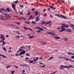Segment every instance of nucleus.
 Returning <instances> with one entry per match:
<instances>
[{"mask_svg": "<svg viewBox=\"0 0 74 74\" xmlns=\"http://www.w3.org/2000/svg\"><path fill=\"white\" fill-rule=\"evenodd\" d=\"M6 44V43L5 42H3V45H5V44Z\"/></svg>", "mask_w": 74, "mask_h": 74, "instance_id": "nucleus-35", "label": "nucleus"}, {"mask_svg": "<svg viewBox=\"0 0 74 74\" xmlns=\"http://www.w3.org/2000/svg\"><path fill=\"white\" fill-rule=\"evenodd\" d=\"M4 40H2L1 41H0V42H2L3 43V42H4Z\"/></svg>", "mask_w": 74, "mask_h": 74, "instance_id": "nucleus-46", "label": "nucleus"}, {"mask_svg": "<svg viewBox=\"0 0 74 74\" xmlns=\"http://www.w3.org/2000/svg\"><path fill=\"white\" fill-rule=\"evenodd\" d=\"M25 23H27V24H30V23L28 21H25Z\"/></svg>", "mask_w": 74, "mask_h": 74, "instance_id": "nucleus-28", "label": "nucleus"}, {"mask_svg": "<svg viewBox=\"0 0 74 74\" xmlns=\"http://www.w3.org/2000/svg\"><path fill=\"white\" fill-rule=\"evenodd\" d=\"M0 36H1L0 37V38H1V39L3 40V41H5V38L4 37V36L2 34H0Z\"/></svg>", "mask_w": 74, "mask_h": 74, "instance_id": "nucleus-6", "label": "nucleus"}, {"mask_svg": "<svg viewBox=\"0 0 74 74\" xmlns=\"http://www.w3.org/2000/svg\"><path fill=\"white\" fill-rule=\"evenodd\" d=\"M11 67H12V65H8L6 66V67L7 69H8V68H10Z\"/></svg>", "mask_w": 74, "mask_h": 74, "instance_id": "nucleus-13", "label": "nucleus"}, {"mask_svg": "<svg viewBox=\"0 0 74 74\" xmlns=\"http://www.w3.org/2000/svg\"><path fill=\"white\" fill-rule=\"evenodd\" d=\"M30 14H31V12H30L29 11L27 13V15H29Z\"/></svg>", "mask_w": 74, "mask_h": 74, "instance_id": "nucleus-24", "label": "nucleus"}, {"mask_svg": "<svg viewBox=\"0 0 74 74\" xmlns=\"http://www.w3.org/2000/svg\"><path fill=\"white\" fill-rule=\"evenodd\" d=\"M3 49L4 50H5V51H7V50L6 49V48H5V47H4L3 48Z\"/></svg>", "mask_w": 74, "mask_h": 74, "instance_id": "nucleus-49", "label": "nucleus"}, {"mask_svg": "<svg viewBox=\"0 0 74 74\" xmlns=\"http://www.w3.org/2000/svg\"><path fill=\"white\" fill-rule=\"evenodd\" d=\"M32 23H33V24H36V22L34 21H32Z\"/></svg>", "mask_w": 74, "mask_h": 74, "instance_id": "nucleus-27", "label": "nucleus"}, {"mask_svg": "<svg viewBox=\"0 0 74 74\" xmlns=\"http://www.w3.org/2000/svg\"><path fill=\"white\" fill-rule=\"evenodd\" d=\"M21 51H22V50H21V49H19V50H18V51H17V53H18L19 52H21Z\"/></svg>", "mask_w": 74, "mask_h": 74, "instance_id": "nucleus-33", "label": "nucleus"}, {"mask_svg": "<svg viewBox=\"0 0 74 74\" xmlns=\"http://www.w3.org/2000/svg\"><path fill=\"white\" fill-rule=\"evenodd\" d=\"M65 59H66V60H70V61H71L72 62H74V60H71L70 59H69V58H65Z\"/></svg>", "mask_w": 74, "mask_h": 74, "instance_id": "nucleus-9", "label": "nucleus"}, {"mask_svg": "<svg viewBox=\"0 0 74 74\" xmlns=\"http://www.w3.org/2000/svg\"><path fill=\"white\" fill-rule=\"evenodd\" d=\"M47 34H50V35H55V34L54 33H52V32L49 31H47Z\"/></svg>", "mask_w": 74, "mask_h": 74, "instance_id": "nucleus-7", "label": "nucleus"}, {"mask_svg": "<svg viewBox=\"0 0 74 74\" xmlns=\"http://www.w3.org/2000/svg\"><path fill=\"white\" fill-rule=\"evenodd\" d=\"M50 8H52L53 7V6H50Z\"/></svg>", "mask_w": 74, "mask_h": 74, "instance_id": "nucleus-57", "label": "nucleus"}, {"mask_svg": "<svg viewBox=\"0 0 74 74\" xmlns=\"http://www.w3.org/2000/svg\"><path fill=\"white\" fill-rule=\"evenodd\" d=\"M16 37H17V38H19V37H20V36H17L15 38H16Z\"/></svg>", "mask_w": 74, "mask_h": 74, "instance_id": "nucleus-50", "label": "nucleus"}, {"mask_svg": "<svg viewBox=\"0 0 74 74\" xmlns=\"http://www.w3.org/2000/svg\"><path fill=\"white\" fill-rule=\"evenodd\" d=\"M43 11H46V9H45L44 10H43Z\"/></svg>", "mask_w": 74, "mask_h": 74, "instance_id": "nucleus-64", "label": "nucleus"}, {"mask_svg": "<svg viewBox=\"0 0 74 74\" xmlns=\"http://www.w3.org/2000/svg\"><path fill=\"white\" fill-rule=\"evenodd\" d=\"M34 37L33 36H30L29 37V38H30V39H31L32 38H33Z\"/></svg>", "mask_w": 74, "mask_h": 74, "instance_id": "nucleus-39", "label": "nucleus"}, {"mask_svg": "<svg viewBox=\"0 0 74 74\" xmlns=\"http://www.w3.org/2000/svg\"><path fill=\"white\" fill-rule=\"evenodd\" d=\"M39 58L40 59H43V57H41V58Z\"/></svg>", "mask_w": 74, "mask_h": 74, "instance_id": "nucleus-59", "label": "nucleus"}, {"mask_svg": "<svg viewBox=\"0 0 74 74\" xmlns=\"http://www.w3.org/2000/svg\"><path fill=\"white\" fill-rule=\"evenodd\" d=\"M68 55H74V53H68Z\"/></svg>", "mask_w": 74, "mask_h": 74, "instance_id": "nucleus-14", "label": "nucleus"}, {"mask_svg": "<svg viewBox=\"0 0 74 74\" xmlns=\"http://www.w3.org/2000/svg\"><path fill=\"white\" fill-rule=\"evenodd\" d=\"M6 10L8 12H10V9L9 8H6Z\"/></svg>", "mask_w": 74, "mask_h": 74, "instance_id": "nucleus-18", "label": "nucleus"}, {"mask_svg": "<svg viewBox=\"0 0 74 74\" xmlns=\"http://www.w3.org/2000/svg\"><path fill=\"white\" fill-rule=\"evenodd\" d=\"M23 10H22V12H19V13L20 14H21V15H23Z\"/></svg>", "mask_w": 74, "mask_h": 74, "instance_id": "nucleus-19", "label": "nucleus"}, {"mask_svg": "<svg viewBox=\"0 0 74 74\" xmlns=\"http://www.w3.org/2000/svg\"><path fill=\"white\" fill-rule=\"evenodd\" d=\"M22 18L23 19V20H26V19L23 17H22Z\"/></svg>", "mask_w": 74, "mask_h": 74, "instance_id": "nucleus-44", "label": "nucleus"}, {"mask_svg": "<svg viewBox=\"0 0 74 74\" xmlns=\"http://www.w3.org/2000/svg\"><path fill=\"white\" fill-rule=\"evenodd\" d=\"M18 2H19V1L18 0H16L14 1L15 4H16V3H18Z\"/></svg>", "mask_w": 74, "mask_h": 74, "instance_id": "nucleus-30", "label": "nucleus"}, {"mask_svg": "<svg viewBox=\"0 0 74 74\" xmlns=\"http://www.w3.org/2000/svg\"><path fill=\"white\" fill-rule=\"evenodd\" d=\"M28 66V65L27 64H24V67H27Z\"/></svg>", "mask_w": 74, "mask_h": 74, "instance_id": "nucleus-31", "label": "nucleus"}, {"mask_svg": "<svg viewBox=\"0 0 74 74\" xmlns=\"http://www.w3.org/2000/svg\"><path fill=\"white\" fill-rule=\"evenodd\" d=\"M25 46H24L23 47V46L21 48V50H22V49H25Z\"/></svg>", "mask_w": 74, "mask_h": 74, "instance_id": "nucleus-29", "label": "nucleus"}, {"mask_svg": "<svg viewBox=\"0 0 74 74\" xmlns=\"http://www.w3.org/2000/svg\"><path fill=\"white\" fill-rule=\"evenodd\" d=\"M42 44H43V45H46L47 44V42H43V43H41Z\"/></svg>", "mask_w": 74, "mask_h": 74, "instance_id": "nucleus-26", "label": "nucleus"}, {"mask_svg": "<svg viewBox=\"0 0 74 74\" xmlns=\"http://www.w3.org/2000/svg\"><path fill=\"white\" fill-rule=\"evenodd\" d=\"M34 10H35V9L34 8H33L32 9V11H34Z\"/></svg>", "mask_w": 74, "mask_h": 74, "instance_id": "nucleus-60", "label": "nucleus"}, {"mask_svg": "<svg viewBox=\"0 0 74 74\" xmlns=\"http://www.w3.org/2000/svg\"><path fill=\"white\" fill-rule=\"evenodd\" d=\"M53 59V57H51L50 58L48 59V60H50L51 59Z\"/></svg>", "mask_w": 74, "mask_h": 74, "instance_id": "nucleus-20", "label": "nucleus"}, {"mask_svg": "<svg viewBox=\"0 0 74 74\" xmlns=\"http://www.w3.org/2000/svg\"><path fill=\"white\" fill-rule=\"evenodd\" d=\"M18 54H15V55H16V56H18Z\"/></svg>", "mask_w": 74, "mask_h": 74, "instance_id": "nucleus-62", "label": "nucleus"}, {"mask_svg": "<svg viewBox=\"0 0 74 74\" xmlns=\"http://www.w3.org/2000/svg\"><path fill=\"white\" fill-rule=\"evenodd\" d=\"M55 15L56 16H59V17H60V18H61V17L58 14H55Z\"/></svg>", "mask_w": 74, "mask_h": 74, "instance_id": "nucleus-38", "label": "nucleus"}, {"mask_svg": "<svg viewBox=\"0 0 74 74\" xmlns=\"http://www.w3.org/2000/svg\"><path fill=\"white\" fill-rule=\"evenodd\" d=\"M61 25H61V30L60 31V32H64V31L66 30V29L64 28V27H65L66 28L69 27V25H68V24L66 25V24L64 23L61 24Z\"/></svg>", "mask_w": 74, "mask_h": 74, "instance_id": "nucleus-1", "label": "nucleus"}, {"mask_svg": "<svg viewBox=\"0 0 74 74\" xmlns=\"http://www.w3.org/2000/svg\"><path fill=\"white\" fill-rule=\"evenodd\" d=\"M29 18L30 19H32L33 18V16H32V15H31L30 16H29Z\"/></svg>", "mask_w": 74, "mask_h": 74, "instance_id": "nucleus-16", "label": "nucleus"}, {"mask_svg": "<svg viewBox=\"0 0 74 74\" xmlns=\"http://www.w3.org/2000/svg\"><path fill=\"white\" fill-rule=\"evenodd\" d=\"M63 67H65V68H66V69H69L70 67H72V68H74V67L73 66V65L69 66H67L62 65L60 67V69H61V70H63Z\"/></svg>", "mask_w": 74, "mask_h": 74, "instance_id": "nucleus-2", "label": "nucleus"}, {"mask_svg": "<svg viewBox=\"0 0 74 74\" xmlns=\"http://www.w3.org/2000/svg\"><path fill=\"white\" fill-rule=\"evenodd\" d=\"M39 30H44V29H43V28H40Z\"/></svg>", "mask_w": 74, "mask_h": 74, "instance_id": "nucleus-37", "label": "nucleus"}, {"mask_svg": "<svg viewBox=\"0 0 74 74\" xmlns=\"http://www.w3.org/2000/svg\"><path fill=\"white\" fill-rule=\"evenodd\" d=\"M15 72V71H12V74H13Z\"/></svg>", "mask_w": 74, "mask_h": 74, "instance_id": "nucleus-40", "label": "nucleus"}, {"mask_svg": "<svg viewBox=\"0 0 74 74\" xmlns=\"http://www.w3.org/2000/svg\"><path fill=\"white\" fill-rule=\"evenodd\" d=\"M28 29H29V30H30V31H32V29L28 28Z\"/></svg>", "mask_w": 74, "mask_h": 74, "instance_id": "nucleus-48", "label": "nucleus"}, {"mask_svg": "<svg viewBox=\"0 0 74 74\" xmlns=\"http://www.w3.org/2000/svg\"><path fill=\"white\" fill-rule=\"evenodd\" d=\"M71 59H74V56H73L71 57Z\"/></svg>", "mask_w": 74, "mask_h": 74, "instance_id": "nucleus-47", "label": "nucleus"}, {"mask_svg": "<svg viewBox=\"0 0 74 74\" xmlns=\"http://www.w3.org/2000/svg\"><path fill=\"white\" fill-rule=\"evenodd\" d=\"M26 55L27 56H29V54H26Z\"/></svg>", "mask_w": 74, "mask_h": 74, "instance_id": "nucleus-52", "label": "nucleus"}, {"mask_svg": "<svg viewBox=\"0 0 74 74\" xmlns=\"http://www.w3.org/2000/svg\"><path fill=\"white\" fill-rule=\"evenodd\" d=\"M65 41H67L68 40V39H67L66 38H64Z\"/></svg>", "mask_w": 74, "mask_h": 74, "instance_id": "nucleus-36", "label": "nucleus"}, {"mask_svg": "<svg viewBox=\"0 0 74 74\" xmlns=\"http://www.w3.org/2000/svg\"><path fill=\"white\" fill-rule=\"evenodd\" d=\"M12 32H14V33H16V32H18V33H17V34H20V33H19V31H14V30H13L12 31Z\"/></svg>", "mask_w": 74, "mask_h": 74, "instance_id": "nucleus-11", "label": "nucleus"}, {"mask_svg": "<svg viewBox=\"0 0 74 74\" xmlns=\"http://www.w3.org/2000/svg\"><path fill=\"white\" fill-rule=\"evenodd\" d=\"M25 59H29V58H28V57H27Z\"/></svg>", "mask_w": 74, "mask_h": 74, "instance_id": "nucleus-63", "label": "nucleus"}, {"mask_svg": "<svg viewBox=\"0 0 74 74\" xmlns=\"http://www.w3.org/2000/svg\"><path fill=\"white\" fill-rule=\"evenodd\" d=\"M60 16H61L62 17V18H63L64 19H66L67 18V17H66L64 16H63L62 15H60Z\"/></svg>", "mask_w": 74, "mask_h": 74, "instance_id": "nucleus-8", "label": "nucleus"}, {"mask_svg": "<svg viewBox=\"0 0 74 74\" xmlns=\"http://www.w3.org/2000/svg\"><path fill=\"white\" fill-rule=\"evenodd\" d=\"M42 23H43V24H46V22H45L44 21H42Z\"/></svg>", "mask_w": 74, "mask_h": 74, "instance_id": "nucleus-34", "label": "nucleus"}, {"mask_svg": "<svg viewBox=\"0 0 74 74\" xmlns=\"http://www.w3.org/2000/svg\"><path fill=\"white\" fill-rule=\"evenodd\" d=\"M8 17H9V18H12V16L9 14V15H8Z\"/></svg>", "mask_w": 74, "mask_h": 74, "instance_id": "nucleus-41", "label": "nucleus"}, {"mask_svg": "<svg viewBox=\"0 0 74 74\" xmlns=\"http://www.w3.org/2000/svg\"><path fill=\"white\" fill-rule=\"evenodd\" d=\"M16 29H18L19 28V27H16Z\"/></svg>", "mask_w": 74, "mask_h": 74, "instance_id": "nucleus-61", "label": "nucleus"}, {"mask_svg": "<svg viewBox=\"0 0 74 74\" xmlns=\"http://www.w3.org/2000/svg\"><path fill=\"white\" fill-rule=\"evenodd\" d=\"M29 61H30V63H33V61H32L30 60H29Z\"/></svg>", "mask_w": 74, "mask_h": 74, "instance_id": "nucleus-45", "label": "nucleus"}, {"mask_svg": "<svg viewBox=\"0 0 74 74\" xmlns=\"http://www.w3.org/2000/svg\"><path fill=\"white\" fill-rule=\"evenodd\" d=\"M5 20H10V19L8 17L6 19H5Z\"/></svg>", "mask_w": 74, "mask_h": 74, "instance_id": "nucleus-43", "label": "nucleus"}, {"mask_svg": "<svg viewBox=\"0 0 74 74\" xmlns=\"http://www.w3.org/2000/svg\"><path fill=\"white\" fill-rule=\"evenodd\" d=\"M8 26H15V25L14 24H9Z\"/></svg>", "mask_w": 74, "mask_h": 74, "instance_id": "nucleus-21", "label": "nucleus"}, {"mask_svg": "<svg viewBox=\"0 0 74 74\" xmlns=\"http://www.w3.org/2000/svg\"><path fill=\"white\" fill-rule=\"evenodd\" d=\"M1 10H2V11H6V10L3 9L2 8H1Z\"/></svg>", "mask_w": 74, "mask_h": 74, "instance_id": "nucleus-32", "label": "nucleus"}, {"mask_svg": "<svg viewBox=\"0 0 74 74\" xmlns=\"http://www.w3.org/2000/svg\"><path fill=\"white\" fill-rule=\"evenodd\" d=\"M38 58L37 57H36V60H35V59H34V61H35L34 63H35L36 62V61H37V60H38Z\"/></svg>", "mask_w": 74, "mask_h": 74, "instance_id": "nucleus-15", "label": "nucleus"}, {"mask_svg": "<svg viewBox=\"0 0 74 74\" xmlns=\"http://www.w3.org/2000/svg\"><path fill=\"white\" fill-rule=\"evenodd\" d=\"M0 56H3V58H7V57L4 56V55H3L2 54H0Z\"/></svg>", "mask_w": 74, "mask_h": 74, "instance_id": "nucleus-10", "label": "nucleus"}, {"mask_svg": "<svg viewBox=\"0 0 74 74\" xmlns=\"http://www.w3.org/2000/svg\"><path fill=\"white\" fill-rule=\"evenodd\" d=\"M51 22H52V21H50L46 22V25H47V24H49V23H51Z\"/></svg>", "mask_w": 74, "mask_h": 74, "instance_id": "nucleus-17", "label": "nucleus"}, {"mask_svg": "<svg viewBox=\"0 0 74 74\" xmlns=\"http://www.w3.org/2000/svg\"><path fill=\"white\" fill-rule=\"evenodd\" d=\"M23 51L20 53V55L21 56L22 55H25V53H26L25 51L24 50H23Z\"/></svg>", "mask_w": 74, "mask_h": 74, "instance_id": "nucleus-5", "label": "nucleus"}, {"mask_svg": "<svg viewBox=\"0 0 74 74\" xmlns=\"http://www.w3.org/2000/svg\"><path fill=\"white\" fill-rule=\"evenodd\" d=\"M68 32H72V31L70 29H68Z\"/></svg>", "mask_w": 74, "mask_h": 74, "instance_id": "nucleus-42", "label": "nucleus"}, {"mask_svg": "<svg viewBox=\"0 0 74 74\" xmlns=\"http://www.w3.org/2000/svg\"><path fill=\"white\" fill-rule=\"evenodd\" d=\"M39 18L40 15H39V16H38V17H36L35 21L36 22H38V21H40V18Z\"/></svg>", "mask_w": 74, "mask_h": 74, "instance_id": "nucleus-4", "label": "nucleus"}, {"mask_svg": "<svg viewBox=\"0 0 74 74\" xmlns=\"http://www.w3.org/2000/svg\"><path fill=\"white\" fill-rule=\"evenodd\" d=\"M12 6L14 10V11L16 12V5L15 4L12 3Z\"/></svg>", "mask_w": 74, "mask_h": 74, "instance_id": "nucleus-3", "label": "nucleus"}, {"mask_svg": "<svg viewBox=\"0 0 74 74\" xmlns=\"http://www.w3.org/2000/svg\"><path fill=\"white\" fill-rule=\"evenodd\" d=\"M40 27H38L37 28V29H39V30H40Z\"/></svg>", "mask_w": 74, "mask_h": 74, "instance_id": "nucleus-58", "label": "nucleus"}, {"mask_svg": "<svg viewBox=\"0 0 74 74\" xmlns=\"http://www.w3.org/2000/svg\"><path fill=\"white\" fill-rule=\"evenodd\" d=\"M24 29H25V30H27V29H28L29 28H27L26 27H23Z\"/></svg>", "mask_w": 74, "mask_h": 74, "instance_id": "nucleus-25", "label": "nucleus"}, {"mask_svg": "<svg viewBox=\"0 0 74 74\" xmlns=\"http://www.w3.org/2000/svg\"><path fill=\"white\" fill-rule=\"evenodd\" d=\"M35 15H38V12H37V11H36L35 12Z\"/></svg>", "mask_w": 74, "mask_h": 74, "instance_id": "nucleus-23", "label": "nucleus"}, {"mask_svg": "<svg viewBox=\"0 0 74 74\" xmlns=\"http://www.w3.org/2000/svg\"><path fill=\"white\" fill-rule=\"evenodd\" d=\"M20 6L21 7H24V6L23 5H20Z\"/></svg>", "mask_w": 74, "mask_h": 74, "instance_id": "nucleus-55", "label": "nucleus"}, {"mask_svg": "<svg viewBox=\"0 0 74 74\" xmlns=\"http://www.w3.org/2000/svg\"><path fill=\"white\" fill-rule=\"evenodd\" d=\"M14 67H15V68H16V69H18V66L14 65Z\"/></svg>", "mask_w": 74, "mask_h": 74, "instance_id": "nucleus-51", "label": "nucleus"}, {"mask_svg": "<svg viewBox=\"0 0 74 74\" xmlns=\"http://www.w3.org/2000/svg\"><path fill=\"white\" fill-rule=\"evenodd\" d=\"M60 1V0H58V1L57 2V3H59Z\"/></svg>", "mask_w": 74, "mask_h": 74, "instance_id": "nucleus-56", "label": "nucleus"}, {"mask_svg": "<svg viewBox=\"0 0 74 74\" xmlns=\"http://www.w3.org/2000/svg\"><path fill=\"white\" fill-rule=\"evenodd\" d=\"M45 65H44L43 66H41V67H45Z\"/></svg>", "mask_w": 74, "mask_h": 74, "instance_id": "nucleus-54", "label": "nucleus"}, {"mask_svg": "<svg viewBox=\"0 0 74 74\" xmlns=\"http://www.w3.org/2000/svg\"><path fill=\"white\" fill-rule=\"evenodd\" d=\"M36 32H38V33H40V30H37Z\"/></svg>", "mask_w": 74, "mask_h": 74, "instance_id": "nucleus-53", "label": "nucleus"}, {"mask_svg": "<svg viewBox=\"0 0 74 74\" xmlns=\"http://www.w3.org/2000/svg\"><path fill=\"white\" fill-rule=\"evenodd\" d=\"M54 38L56 39H61L60 37L59 36L55 37Z\"/></svg>", "mask_w": 74, "mask_h": 74, "instance_id": "nucleus-12", "label": "nucleus"}, {"mask_svg": "<svg viewBox=\"0 0 74 74\" xmlns=\"http://www.w3.org/2000/svg\"><path fill=\"white\" fill-rule=\"evenodd\" d=\"M15 23H16V24H17V25H21V23L18 22H16Z\"/></svg>", "mask_w": 74, "mask_h": 74, "instance_id": "nucleus-22", "label": "nucleus"}]
</instances>
